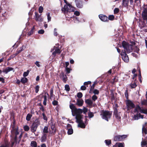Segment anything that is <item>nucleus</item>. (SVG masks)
<instances>
[{
	"label": "nucleus",
	"mask_w": 147,
	"mask_h": 147,
	"mask_svg": "<svg viewBox=\"0 0 147 147\" xmlns=\"http://www.w3.org/2000/svg\"><path fill=\"white\" fill-rule=\"evenodd\" d=\"M122 46L124 50H122L121 55L122 59L125 62H127L129 61V57L126 52L127 53H130L131 51L130 47L129 44L125 41H123L122 42Z\"/></svg>",
	"instance_id": "f257e3e1"
},
{
	"label": "nucleus",
	"mask_w": 147,
	"mask_h": 147,
	"mask_svg": "<svg viewBox=\"0 0 147 147\" xmlns=\"http://www.w3.org/2000/svg\"><path fill=\"white\" fill-rule=\"evenodd\" d=\"M20 129H11V136H15L13 140H12L11 146H12L15 143H19L22 136V133Z\"/></svg>",
	"instance_id": "f03ea898"
},
{
	"label": "nucleus",
	"mask_w": 147,
	"mask_h": 147,
	"mask_svg": "<svg viewBox=\"0 0 147 147\" xmlns=\"http://www.w3.org/2000/svg\"><path fill=\"white\" fill-rule=\"evenodd\" d=\"M112 115V112L108 111L102 110L101 111L100 115L103 119L108 121Z\"/></svg>",
	"instance_id": "7ed1b4c3"
},
{
	"label": "nucleus",
	"mask_w": 147,
	"mask_h": 147,
	"mask_svg": "<svg viewBox=\"0 0 147 147\" xmlns=\"http://www.w3.org/2000/svg\"><path fill=\"white\" fill-rule=\"evenodd\" d=\"M69 107L71 110L73 116H75L81 114L83 112V110L80 109H77L73 104H71L69 105Z\"/></svg>",
	"instance_id": "20e7f679"
},
{
	"label": "nucleus",
	"mask_w": 147,
	"mask_h": 147,
	"mask_svg": "<svg viewBox=\"0 0 147 147\" xmlns=\"http://www.w3.org/2000/svg\"><path fill=\"white\" fill-rule=\"evenodd\" d=\"M67 5H65L62 8L61 10L63 11H64L65 13L66 12H74V8L69 3H67Z\"/></svg>",
	"instance_id": "39448f33"
},
{
	"label": "nucleus",
	"mask_w": 147,
	"mask_h": 147,
	"mask_svg": "<svg viewBox=\"0 0 147 147\" xmlns=\"http://www.w3.org/2000/svg\"><path fill=\"white\" fill-rule=\"evenodd\" d=\"M126 104L128 110L134 108L135 107V104L129 100H126Z\"/></svg>",
	"instance_id": "423d86ee"
},
{
	"label": "nucleus",
	"mask_w": 147,
	"mask_h": 147,
	"mask_svg": "<svg viewBox=\"0 0 147 147\" xmlns=\"http://www.w3.org/2000/svg\"><path fill=\"white\" fill-rule=\"evenodd\" d=\"M40 125V120L39 118H37L34 121H33L31 125V129H37Z\"/></svg>",
	"instance_id": "0eeeda50"
},
{
	"label": "nucleus",
	"mask_w": 147,
	"mask_h": 147,
	"mask_svg": "<svg viewBox=\"0 0 147 147\" xmlns=\"http://www.w3.org/2000/svg\"><path fill=\"white\" fill-rule=\"evenodd\" d=\"M127 135H123L122 136H117L114 138V140L115 141H119L123 140L125 138L127 137Z\"/></svg>",
	"instance_id": "6e6552de"
},
{
	"label": "nucleus",
	"mask_w": 147,
	"mask_h": 147,
	"mask_svg": "<svg viewBox=\"0 0 147 147\" xmlns=\"http://www.w3.org/2000/svg\"><path fill=\"white\" fill-rule=\"evenodd\" d=\"M75 2L76 3V6L79 8H81L83 7V1L80 0H76Z\"/></svg>",
	"instance_id": "1a4fd4ad"
},
{
	"label": "nucleus",
	"mask_w": 147,
	"mask_h": 147,
	"mask_svg": "<svg viewBox=\"0 0 147 147\" xmlns=\"http://www.w3.org/2000/svg\"><path fill=\"white\" fill-rule=\"evenodd\" d=\"M113 116L115 117L117 119L119 120L121 118V117L119 115L118 113V111L117 109L115 108L114 109V111L113 112Z\"/></svg>",
	"instance_id": "9d476101"
},
{
	"label": "nucleus",
	"mask_w": 147,
	"mask_h": 147,
	"mask_svg": "<svg viewBox=\"0 0 147 147\" xmlns=\"http://www.w3.org/2000/svg\"><path fill=\"white\" fill-rule=\"evenodd\" d=\"M35 20L36 21L42 22L43 21L42 18H41L40 16L36 12H35Z\"/></svg>",
	"instance_id": "9b49d317"
},
{
	"label": "nucleus",
	"mask_w": 147,
	"mask_h": 147,
	"mask_svg": "<svg viewBox=\"0 0 147 147\" xmlns=\"http://www.w3.org/2000/svg\"><path fill=\"white\" fill-rule=\"evenodd\" d=\"M11 71H13V72H14L15 71L14 69L13 68L7 67L3 70V72L5 74H7L8 72Z\"/></svg>",
	"instance_id": "f8f14e48"
},
{
	"label": "nucleus",
	"mask_w": 147,
	"mask_h": 147,
	"mask_svg": "<svg viewBox=\"0 0 147 147\" xmlns=\"http://www.w3.org/2000/svg\"><path fill=\"white\" fill-rule=\"evenodd\" d=\"M99 17L101 20L102 21L106 22L108 20V17L105 15L100 14L99 15Z\"/></svg>",
	"instance_id": "ddd939ff"
},
{
	"label": "nucleus",
	"mask_w": 147,
	"mask_h": 147,
	"mask_svg": "<svg viewBox=\"0 0 147 147\" xmlns=\"http://www.w3.org/2000/svg\"><path fill=\"white\" fill-rule=\"evenodd\" d=\"M61 78L64 83H65L67 80V78L66 75H64V73H61Z\"/></svg>",
	"instance_id": "4468645a"
},
{
	"label": "nucleus",
	"mask_w": 147,
	"mask_h": 147,
	"mask_svg": "<svg viewBox=\"0 0 147 147\" xmlns=\"http://www.w3.org/2000/svg\"><path fill=\"white\" fill-rule=\"evenodd\" d=\"M76 105H78L79 107L82 106L83 104L84 101L82 99H77Z\"/></svg>",
	"instance_id": "2eb2a0df"
},
{
	"label": "nucleus",
	"mask_w": 147,
	"mask_h": 147,
	"mask_svg": "<svg viewBox=\"0 0 147 147\" xmlns=\"http://www.w3.org/2000/svg\"><path fill=\"white\" fill-rule=\"evenodd\" d=\"M136 108L140 110L141 113L147 114V108L146 109H142L139 105Z\"/></svg>",
	"instance_id": "dca6fc26"
},
{
	"label": "nucleus",
	"mask_w": 147,
	"mask_h": 147,
	"mask_svg": "<svg viewBox=\"0 0 147 147\" xmlns=\"http://www.w3.org/2000/svg\"><path fill=\"white\" fill-rule=\"evenodd\" d=\"M122 5L125 7H127L129 2V0H123Z\"/></svg>",
	"instance_id": "f3484780"
},
{
	"label": "nucleus",
	"mask_w": 147,
	"mask_h": 147,
	"mask_svg": "<svg viewBox=\"0 0 147 147\" xmlns=\"http://www.w3.org/2000/svg\"><path fill=\"white\" fill-rule=\"evenodd\" d=\"M96 84L97 82H95L93 84H92V86H91L90 88L89 92V93H92V92L94 90L95 85Z\"/></svg>",
	"instance_id": "a211bd4d"
},
{
	"label": "nucleus",
	"mask_w": 147,
	"mask_h": 147,
	"mask_svg": "<svg viewBox=\"0 0 147 147\" xmlns=\"http://www.w3.org/2000/svg\"><path fill=\"white\" fill-rule=\"evenodd\" d=\"M13 121L12 122L11 124V127L12 128V129H15V125H16V120L14 118V117L13 116Z\"/></svg>",
	"instance_id": "6ab92c4d"
},
{
	"label": "nucleus",
	"mask_w": 147,
	"mask_h": 147,
	"mask_svg": "<svg viewBox=\"0 0 147 147\" xmlns=\"http://www.w3.org/2000/svg\"><path fill=\"white\" fill-rule=\"evenodd\" d=\"M85 103L90 106H92L93 104L92 101L90 99H87L85 100Z\"/></svg>",
	"instance_id": "aec40b11"
},
{
	"label": "nucleus",
	"mask_w": 147,
	"mask_h": 147,
	"mask_svg": "<svg viewBox=\"0 0 147 147\" xmlns=\"http://www.w3.org/2000/svg\"><path fill=\"white\" fill-rule=\"evenodd\" d=\"M79 124L78 125L79 127L81 128H84L85 127V125L84 123L82 122V121L78 122Z\"/></svg>",
	"instance_id": "412c9836"
},
{
	"label": "nucleus",
	"mask_w": 147,
	"mask_h": 147,
	"mask_svg": "<svg viewBox=\"0 0 147 147\" xmlns=\"http://www.w3.org/2000/svg\"><path fill=\"white\" fill-rule=\"evenodd\" d=\"M82 115L81 114L76 115V119L78 122L82 121L81 120Z\"/></svg>",
	"instance_id": "4be33fe9"
},
{
	"label": "nucleus",
	"mask_w": 147,
	"mask_h": 147,
	"mask_svg": "<svg viewBox=\"0 0 147 147\" xmlns=\"http://www.w3.org/2000/svg\"><path fill=\"white\" fill-rule=\"evenodd\" d=\"M28 81V79L26 77H23L21 79V82L22 83V84H25Z\"/></svg>",
	"instance_id": "5701e85b"
},
{
	"label": "nucleus",
	"mask_w": 147,
	"mask_h": 147,
	"mask_svg": "<svg viewBox=\"0 0 147 147\" xmlns=\"http://www.w3.org/2000/svg\"><path fill=\"white\" fill-rule=\"evenodd\" d=\"M34 29L35 26H33L32 28H31V30L30 31L28 32V35L29 36H30L32 35L33 33Z\"/></svg>",
	"instance_id": "b1692460"
},
{
	"label": "nucleus",
	"mask_w": 147,
	"mask_h": 147,
	"mask_svg": "<svg viewBox=\"0 0 147 147\" xmlns=\"http://www.w3.org/2000/svg\"><path fill=\"white\" fill-rule=\"evenodd\" d=\"M124 143H118L117 142L116 143L115 146H118V147H124ZM115 146H114L113 147H115Z\"/></svg>",
	"instance_id": "393cba45"
},
{
	"label": "nucleus",
	"mask_w": 147,
	"mask_h": 147,
	"mask_svg": "<svg viewBox=\"0 0 147 147\" xmlns=\"http://www.w3.org/2000/svg\"><path fill=\"white\" fill-rule=\"evenodd\" d=\"M47 138V135L45 134H43L41 138V142H44L46 141Z\"/></svg>",
	"instance_id": "a878e982"
},
{
	"label": "nucleus",
	"mask_w": 147,
	"mask_h": 147,
	"mask_svg": "<svg viewBox=\"0 0 147 147\" xmlns=\"http://www.w3.org/2000/svg\"><path fill=\"white\" fill-rule=\"evenodd\" d=\"M32 116V115L28 113L26 117V120L28 121H30V120Z\"/></svg>",
	"instance_id": "bb28decb"
},
{
	"label": "nucleus",
	"mask_w": 147,
	"mask_h": 147,
	"mask_svg": "<svg viewBox=\"0 0 147 147\" xmlns=\"http://www.w3.org/2000/svg\"><path fill=\"white\" fill-rule=\"evenodd\" d=\"M23 47L24 46H22V47H20V49H18L16 53L17 54V55L23 51Z\"/></svg>",
	"instance_id": "cd10ccee"
},
{
	"label": "nucleus",
	"mask_w": 147,
	"mask_h": 147,
	"mask_svg": "<svg viewBox=\"0 0 147 147\" xmlns=\"http://www.w3.org/2000/svg\"><path fill=\"white\" fill-rule=\"evenodd\" d=\"M42 97H44V100L43 102V104L45 106L47 105V96L46 95H42Z\"/></svg>",
	"instance_id": "c85d7f7f"
},
{
	"label": "nucleus",
	"mask_w": 147,
	"mask_h": 147,
	"mask_svg": "<svg viewBox=\"0 0 147 147\" xmlns=\"http://www.w3.org/2000/svg\"><path fill=\"white\" fill-rule=\"evenodd\" d=\"M31 146L32 147H36L37 143L35 141H32L31 143Z\"/></svg>",
	"instance_id": "c756f323"
},
{
	"label": "nucleus",
	"mask_w": 147,
	"mask_h": 147,
	"mask_svg": "<svg viewBox=\"0 0 147 147\" xmlns=\"http://www.w3.org/2000/svg\"><path fill=\"white\" fill-rule=\"evenodd\" d=\"M17 55V54H16V53L14 54H13L11 55L9 57V58L8 59L7 61H9L11 59H12L13 58H14Z\"/></svg>",
	"instance_id": "7c9ffc66"
},
{
	"label": "nucleus",
	"mask_w": 147,
	"mask_h": 147,
	"mask_svg": "<svg viewBox=\"0 0 147 147\" xmlns=\"http://www.w3.org/2000/svg\"><path fill=\"white\" fill-rule=\"evenodd\" d=\"M52 104L53 106H58V102L57 101L54 100L52 102Z\"/></svg>",
	"instance_id": "2f4dec72"
},
{
	"label": "nucleus",
	"mask_w": 147,
	"mask_h": 147,
	"mask_svg": "<svg viewBox=\"0 0 147 147\" xmlns=\"http://www.w3.org/2000/svg\"><path fill=\"white\" fill-rule=\"evenodd\" d=\"M131 88H134L137 86V85L135 82L134 83H131L130 84Z\"/></svg>",
	"instance_id": "473e14b6"
},
{
	"label": "nucleus",
	"mask_w": 147,
	"mask_h": 147,
	"mask_svg": "<svg viewBox=\"0 0 147 147\" xmlns=\"http://www.w3.org/2000/svg\"><path fill=\"white\" fill-rule=\"evenodd\" d=\"M51 129H54L55 127V123L53 121H51L50 123Z\"/></svg>",
	"instance_id": "72a5a7b5"
},
{
	"label": "nucleus",
	"mask_w": 147,
	"mask_h": 147,
	"mask_svg": "<svg viewBox=\"0 0 147 147\" xmlns=\"http://www.w3.org/2000/svg\"><path fill=\"white\" fill-rule=\"evenodd\" d=\"M141 103L142 105L147 106V100H144L142 101Z\"/></svg>",
	"instance_id": "f704fd0d"
},
{
	"label": "nucleus",
	"mask_w": 147,
	"mask_h": 147,
	"mask_svg": "<svg viewBox=\"0 0 147 147\" xmlns=\"http://www.w3.org/2000/svg\"><path fill=\"white\" fill-rule=\"evenodd\" d=\"M65 90L69 92V91L70 88L69 86L68 85L66 84L65 86Z\"/></svg>",
	"instance_id": "c9c22d12"
},
{
	"label": "nucleus",
	"mask_w": 147,
	"mask_h": 147,
	"mask_svg": "<svg viewBox=\"0 0 147 147\" xmlns=\"http://www.w3.org/2000/svg\"><path fill=\"white\" fill-rule=\"evenodd\" d=\"M115 18V17L113 15H110L109 16L108 20H113Z\"/></svg>",
	"instance_id": "e433bc0d"
},
{
	"label": "nucleus",
	"mask_w": 147,
	"mask_h": 147,
	"mask_svg": "<svg viewBox=\"0 0 147 147\" xmlns=\"http://www.w3.org/2000/svg\"><path fill=\"white\" fill-rule=\"evenodd\" d=\"M47 20L48 22H49L51 21V18L50 16V13H49L47 14Z\"/></svg>",
	"instance_id": "4c0bfd02"
},
{
	"label": "nucleus",
	"mask_w": 147,
	"mask_h": 147,
	"mask_svg": "<svg viewBox=\"0 0 147 147\" xmlns=\"http://www.w3.org/2000/svg\"><path fill=\"white\" fill-rule=\"evenodd\" d=\"M140 49L136 46L134 47V51L136 53H138Z\"/></svg>",
	"instance_id": "58836bf2"
},
{
	"label": "nucleus",
	"mask_w": 147,
	"mask_h": 147,
	"mask_svg": "<svg viewBox=\"0 0 147 147\" xmlns=\"http://www.w3.org/2000/svg\"><path fill=\"white\" fill-rule=\"evenodd\" d=\"M29 72L30 71L29 70H27L26 71L24 72L23 74V76L25 77L27 76L29 74Z\"/></svg>",
	"instance_id": "ea45409f"
},
{
	"label": "nucleus",
	"mask_w": 147,
	"mask_h": 147,
	"mask_svg": "<svg viewBox=\"0 0 147 147\" xmlns=\"http://www.w3.org/2000/svg\"><path fill=\"white\" fill-rule=\"evenodd\" d=\"M40 86L38 85H36L35 87V92L36 93H38L39 91Z\"/></svg>",
	"instance_id": "a19ab883"
},
{
	"label": "nucleus",
	"mask_w": 147,
	"mask_h": 147,
	"mask_svg": "<svg viewBox=\"0 0 147 147\" xmlns=\"http://www.w3.org/2000/svg\"><path fill=\"white\" fill-rule=\"evenodd\" d=\"M119 11V9L118 8H115L114 10V14H116L118 13Z\"/></svg>",
	"instance_id": "79ce46f5"
},
{
	"label": "nucleus",
	"mask_w": 147,
	"mask_h": 147,
	"mask_svg": "<svg viewBox=\"0 0 147 147\" xmlns=\"http://www.w3.org/2000/svg\"><path fill=\"white\" fill-rule=\"evenodd\" d=\"M88 116L89 118H91L94 117V115L92 112H90L88 113Z\"/></svg>",
	"instance_id": "37998d69"
},
{
	"label": "nucleus",
	"mask_w": 147,
	"mask_h": 147,
	"mask_svg": "<svg viewBox=\"0 0 147 147\" xmlns=\"http://www.w3.org/2000/svg\"><path fill=\"white\" fill-rule=\"evenodd\" d=\"M65 69L66 71V74H69L71 71L72 70V69L71 68H70L68 67H65Z\"/></svg>",
	"instance_id": "c03bdc74"
},
{
	"label": "nucleus",
	"mask_w": 147,
	"mask_h": 147,
	"mask_svg": "<svg viewBox=\"0 0 147 147\" xmlns=\"http://www.w3.org/2000/svg\"><path fill=\"white\" fill-rule=\"evenodd\" d=\"M125 97L127 99V100H129L128 97L129 95L128 94V91L127 90H126L125 91Z\"/></svg>",
	"instance_id": "a18cd8bd"
},
{
	"label": "nucleus",
	"mask_w": 147,
	"mask_h": 147,
	"mask_svg": "<svg viewBox=\"0 0 147 147\" xmlns=\"http://www.w3.org/2000/svg\"><path fill=\"white\" fill-rule=\"evenodd\" d=\"M77 96L78 98H81L82 97L83 94L82 92H79L77 93Z\"/></svg>",
	"instance_id": "49530a36"
},
{
	"label": "nucleus",
	"mask_w": 147,
	"mask_h": 147,
	"mask_svg": "<svg viewBox=\"0 0 147 147\" xmlns=\"http://www.w3.org/2000/svg\"><path fill=\"white\" fill-rule=\"evenodd\" d=\"M42 115L43 118L44 120L47 121V120L48 119L46 116L45 115L44 113H43L42 114Z\"/></svg>",
	"instance_id": "de8ad7c7"
},
{
	"label": "nucleus",
	"mask_w": 147,
	"mask_h": 147,
	"mask_svg": "<svg viewBox=\"0 0 147 147\" xmlns=\"http://www.w3.org/2000/svg\"><path fill=\"white\" fill-rule=\"evenodd\" d=\"M43 7L41 6H40L38 9V11L40 13H42L43 12Z\"/></svg>",
	"instance_id": "09e8293b"
},
{
	"label": "nucleus",
	"mask_w": 147,
	"mask_h": 147,
	"mask_svg": "<svg viewBox=\"0 0 147 147\" xmlns=\"http://www.w3.org/2000/svg\"><path fill=\"white\" fill-rule=\"evenodd\" d=\"M93 93L95 94H98L99 93V91L97 89H94L93 91Z\"/></svg>",
	"instance_id": "8fccbe9b"
},
{
	"label": "nucleus",
	"mask_w": 147,
	"mask_h": 147,
	"mask_svg": "<svg viewBox=\"0 0 147 147\" xmlns=\"http://www.w3.org/2000/svg\"><path fill=\"white\" fill-rule=\"evenodd\" d=\"M147 144V143L146 141H142L141 144L142 147H143L144 146H146Z\"/></svg>",
	"instance_id": "3c124183"
},
{
	"label": "nucleus",
	"mask_w": 147,
	"mask_h": 147,
	"mask_svg": "<svg viewBox=\"0 0 147 147\" xmlns=\"http://www.w3.org/2000/svg\"><path fill=\"white\" fill-rule=\"evenodd\" d=\"M57 54H60L61 51L60 49L58 47H57L55 51Z\"/></svg>",
	"instance_id": "603ef678"
},
{
	"label": "nucleus",
	"mask_w": 147,
	"mask_h": 147,
	"mask_svg": "<svg viewBox=\"0 0 147 147\" xmlns=\"http://www.w3.org/2000/svg\"><path fill=\"white\" fill-rule=\"evenodd\" d=\"M92 98L93 101H95L97 99L98 97L96 95H94L92 96Z\"/></svg>",
	"instance_id": "864d4df0"
},
{
	"label": "nucleus",
	"mask_w": 147,
	"mask_h": 147,
	"mask_svg": "<svg viewBox=\"0 0 147 147\" xmlns=\"http://www.w3.org/2000/svg\"><path fill=\"white\" fill-rule=\"evenodd\" d=\"M67 133L69 135H71L73 132V129H68Z\"/></svg>",
	"instance_id": "5fc2aeb1"
},
{
	"label": "nucleus",
	"mask_w": 147,
	"mask_h": 147,
	"mask_svg": "<svg viewBox=\"0 0 147 147\" xmlns=\"http://www.w3.org/2000/svg\"><path fill=\"white\" fill-rule=\"evenodd\" d=\"M105 142L106 144L107 145H109L111 143V140H105Z\"/></svg>",
	"instance_id": "6e6d98bb"
},
{
	"label": "nucleus",
	"mask_w": 147,
	"mask_h": 147,
	"mask_svg": "<svg viewBox=\"0 0 147 147\" xmlns=\"http://www.w3.org/2000/svg\"><path fill=\"white\" fill-rule=\"evenodd\" d=\"M9 146V144L6 142H5V144L2 145L0 146V147H8Z\"/></svg>",
	"instance_id": "4d7b16f0"
},
{
	"label": "nucleus",
	"mask_w": 147,
	"mask_h": 147,
	"mask_svg": "<svg viewBox=\"0 0 147 147\" xmlns=\"http://www.w3.org/2000/svg\"><path fill=\"white\" fill-rule=\"evenodd\" d=\"M44 30L42 29H41L40 30H39L38 32V34H43L44 33Z\"/></svg>",
	"instance_id": "13d9d810"
},
{
	"label": "nucleus",
	"mask_w": 147,
	"mask_h": 147,
	"mask_svg": "<svg viewBox=\"0 0 147 147\" xmlns=\"http://www.w3.org/2000/svg\"><path fill=\"white\" fill-rule=\"evenodd\" d=\"M91 82L90 81H88L87 82H85L84 83V84L85 86L88 84H91Z\"/></svg>",
	"instance_id": "bf43d9fd"
},
{
	"label": "nucleus",
	"mask_w": 147,
	"mask_h": 147,
	"mask_svg": "<svg viewBox=\"0 0 147 147\" xmlns=\"http://www.w3.org/2000/svg\"><path fill=\"white\" fill-rule=\"evenodd\" d=\"M0 82H1L3 83H5V79L2 77H0Z\"/></svg>",
	"instance_id": "052dcab7"
},
{
	"label": "nucleus",
	"mask_w": 147,
	"mask_h": 147,
	"mask_svg": "<svg viewBox=\"0 0 147 147\" xmlns=\"http://www.w3.org/2000/svg\"><path fill=\"white\" fill-rule=\"evenodd\" d=\"M147 123H146L143 125L142 129H147Z\"/></svg>",
	"instance_id": "680f3d73"
},
{
	"label": "nucleus",
	"mask_w": 147,
	"mask_h": 147,
	"mask_svg": "<svg viewBox=\"0 0 147 147\" xmlns=\"http://www.w3.org/2000/svg\"><path fill=\"white\" fill-rule=\"evenodd\" d=\"M74 14L76 16H79L80 15V13L78 11H76L74 13Z\"/></svg>",
	"instance_id": "e2e57ef3"
},
{
	"label": "nucleus",
	"mask_w": 147,
	"mask_h": 147,
	"mask_svg": "<svg viewBox=\"0 0 147 147\" xmlns=\"http://www.w3.org/2000/svg\"><path fill=\"white\" fill-rule=\"evenodd\" d=\"M86 89V87L84 85L82 86L81 87V89L83 90H85Z\"/></svg>",
	"instance_id": "0e129e2a"
},
{
	"label": "nucleus",
	"mask_w": 147,
	"mask_h": 147,
	"mask_svg": "<svg viewBox=\"0 0 147 147\" xmlns=\"http://www.w3.org/2000/svg\"><path fill=\"white\" fill-rule=\"evenodd\" d=\"M118 80L117 77L116 76L113 79V83L115 82H117Z\"/></svg>",
	"instance_id": "69168bd1"
},
{
	"label": "nucleus",
	"mask_w": 147,
	"mask_h": 147,
	"mask_svg": "<svg viewBox=\"0 0 147 147\" xmlns=\"http://www.w3.org/2000/svg\"><path fill=\"white\" fill-rule=\"evenodd\" d=\"M147 129H142V133L143 134H147Z\"/></svg>",
	"instance_id": "338daca9"
},
{
	"label": "nucleus",
	"mask_w": 147,
	"mask_h": 147,
	"mask_svg": "<svg viewBox=\"0 0 147 147\" xmlns=\"http://www.w3.org/2000/svg\"><path fill=\"white\" fill-rule=\"evenodd\" d=\"M40 106H41V107L40 108V109L42 111L44 112L45 111V109L42 106V105L41 104L40 105Z\"/></svg>",
	"instance_id": "774afa93"
}]
</instances>
